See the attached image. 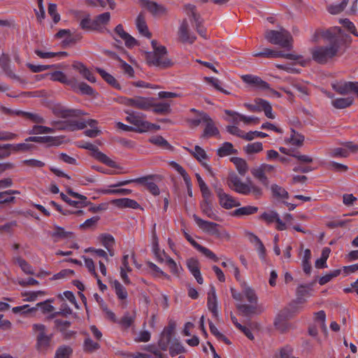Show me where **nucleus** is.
Masks as SVG:
<instances>
[{
  "label": "nucleus",
  "instance_id": "nucleus-4",
  "mask_svg": "<svg viewBox=\"0 0 358 358\" xmlns=\"http://www.w3.org/2000/svg\"><path fill=\"white\" fill-rule=\"evenodd\" d=\"M264 37L272 44L280 45L288 50L292 48L293 38L290 33L282 27L279 30H266Z\"/></svg>",
  "mask_w": 358,
  "mask_h": 358
},
{
  "label": "nucleus",
  "instance_id": "nucleus-64",
  "mask_svg": "<svg viewBox=\"0 0 358 358\" xmlns=\"http://www.w3.org/2000/svg\"><path fill=\"white\" fill-rule=\"evenodd\" d=\"M341 23H342L343 27L345 29H347L350 33H352L355 36H358V33L356 30L354 24L352 22H350L348 19L341 20Z\"/></svg>",
  "mask_w": 358,
  "mask_h": 358
},
{
  "label": "nucleus",
  "instance_id": "nucleus-20",
  "mask_svg": "<svg viewBox=\"0 0 358 358\" xmlns=\"http://www.w3.org/2000/svg\"><path fill=\"white\" fill-rule=\"evenodd\" d=\"M187 266L191 273L194 275L199 284H202L203 280L201 276L199 262L194 258L187 260Z\"/></svg>",
  "mask_w": 358,
  "mask_h": 358
},
{
  "label": "nucleus",
  "instance_id": "nucleus-22",
  "mask_svg": "<svg viewBox=\"0 0 358 358\" xmlns=\"http://www.w3.org/2000/svg\"><path fill=\"white\" fill-rule=\"evenodd\" d=\"M207 305L208 310L214 317H217L218 316L217 302L215 289L213 286L211 287L210 292L208 293Z\"/></svg>",
  "mask_w": 358,
  "mask_h": 358
},
{
  "label": "nucleus",
  "instance_id": "nucleus-3",
  "mask_svg": "<svg viewBox=\"0 0 358 358\" xmlns=\"http://www.w3.org/2000/svg\"><path fill=\"white\" fill-rule=\"evenodd\" d=\"M340 44L334 40L328 45H320L311 50L313 59L320 64H325L336 57L339 51Z\"/></svg>",
  "mask_w": 358,
  "mask_h": 358
},
{
  "label": "nucleus",
  "instance_id": "nucleus-29",
  "mask_svg": "<svg viewBox=\"0 0 358 358\" xmlns=\"http://www.w3.org/2000/svg\"><path fill=\"white\" fill-rule=\"evenodd\" d=\"M184 9L187 15L191 18L192 23H194V25L203 20L200 14L196 12V8L194 5L186 4Z\"/></svg>",
  "mask_w": 358,
  "mask_h": 358
},
{
  "label": "nucleus",
  "instance_id": "nucleus-60",
  "mask_svg": "<svg viewBox=\"0 0 358 358\" xmlns=\"http://www.w3.org/2000/svg\"><path fill=\"white\" fill-rule=\"evenodd\" d=\"M80 27L84 30L93 31V20H91L90 15L87 14L80 22Z\"/></svg>",
  "mask_w": 358,
  "mask_h": 358
},
{
  "label": "nucleus",
  "instance_id": "nucleus-25",
  "mask_svg": "<svg viewBox=\"0 0 358 358\" xmlns=\"http://www.w3.org/2000/svg\"><path fill=\"white\" fill-rule=\"evenodd\" d=\"M54 301V299H48L45 301L38 303L36 306V307H33L31 308H29L26 313H33L35 312L38 308H40L41 310V312L43 314L52 313L55 310L54 306H52L50 303Z\"/></svg>",
  "mask_w": 358,
  "mask_h": 358
},
{
  "label": "nucleus",
  "instance_id": "nucleus-36",
  "mask_svg": "<svg viewBox=\"0 0 358 358\" xmlns=\"http://www.w3.org/2000/svg\"><path fill=\"white\" fill-rule=\"evenodd\" d=\"M152 15H155L159 13L164 14L166 13V9L162 5L158 4L155 1L148 0L143 3Z\"/></svg>",
  "mask_w": 358,
  "mask_h": 358
},
{
  "label": "nucleus",
  "instance_id": "nucleus-58",
  "mask_svg": "<svg viewBox=\"0 0 358 358\" xmlns=\"http://www.w3.org/2000/svg\"><path fill=\"white\" fill-rule=\"evenodd\" d=\"M54 131V129L42 125H34L31 130L29 131V134H48L52 133Z\"/></svg>",
  "mask_w": 358,
  "mask_h": 358
},
{
  "label": "nucleus",
  "instance_id": "nucleus-26",
  "mask_svg": "<svg viewBox=\"0 0 358 358\" xmlns=\"http://www.w3.org/2000/svg\"><path fill=\"white\" fill-rule=\"evenodd\" d=\"M230 161L235 165L237 171L241 176H244L248 171V166L244 159L233 157L230 159Z\"/></svg>",
  "mask_w": 358,
  "mask_h": 358
},
{
  "label": "nucleus",
  "instance_id": "nucleus-24",
  "mask_svg": "<svg viewBox=\"0 0 358 358\" xmlns=\"http://www.w3.org/2000/svg\"><path fill=\"white\" fill-rule=\"evenodd\" d=\"M110 20V14L108 12L96 15L93 19V31H99L103 25H106Z\"/></svg>",
  "mask_w": 358,
  "mask_h": 358
},
{
  "label": "nucleus",
  "instance_id": "nucleus-6",
  "mask_svg": "<svg viewBox=\"0 0 358 358\" xmlns=\"http://www.w3.org/2000/svg\"><path fill=\"white\" fill-rule=\"evenodd\" d=\"M79 147L92 151L94 152L93 155L94 158L108 166L117 169L120 168V166L115 161L112 160L106 155L101 152L94 144L91 143H85L83 145H79Z\"/></svg>",
  "mask_w": 358,
  "mask_h": 358
},
{
  "label": "nucleus",
  "instance_id": "nucleus-39",
  "mask_svg": "<svg viewBox=\"0 0 358 358\" xmlns=\"http://www.w3.org/2000/svg\"><path fill=\"white\" fill-rule=\"evenodd\" d=\"M101 348L98 342L94 341L91 338L87 337L85 339L83 349L86 353H93Z\"/></svg>",
  "mask_w": 358,
  "mask_h": 358
},
{
  "label": "nucleus",
  "instance_id": "nucleus-56",
  "mask_svg": "<svg viewBox=\"0 0 358 358\" xmlns=\"http://www.w3.org/2000/svg\"><path fill=\"white\" fill-rule=\"evenodd\" d=\"M279 215L277 212L274 210H271L268 213L264 212L263 213L260 217L259 219L264 220L267 224H271L273 222H275L277 219L279 217Z\"/></svg>",
  "mask_w": 358,
  "mask_h": 358
},
{
  "label": "nucleus",
  "instance_id": "nucleus-46",
  "mask_svg": "<svg viewBox=\"0 0 358 358\" xmlns=\"http://www.w3.org/2000/svg\"><path fill=\"white\" fill-rule=\"evenodd\" d=\"M149 142L157 146L166 150H172L173 147L162 136H155L149 138Z\"/></svg>",
  "mask_w": 358,
  "mask_h": 358
},
{
  "label": "nucleus",
  "instance_id": "nucleus-35",
  "mask_svg": "<svg viewBox=\"0 0 358 358\" xmlns=\"http://www.w3.org/2000/svg\"><path fill=\"white\" fill-rule=\"evenodd\" d=\"M351 81H338L331 84L333 90L338 94L341 95H346L350 94L349 84Z\"/></svg>",
  "mask_w": 358,
  "mask_h": 358
},
{
  "label": "nucleus",
  "instance_id": "nucleus-19",
  "mask_svg": "<svg viewBox=\"0 0 358 358\" xmlns=\"http://www.w3.org/2000/svg\"><path fill=\"white\" fill-rule=\"evenodd\" d=\"M136 25L138 32L146 38H151L152 34L149 31L145 22V16L143 12H141L136 17Z\"/></svg>",
  "mask_w": 358,
  "mask_h": 358
},
{
  "label": "nucleus",
  "instance_id": "nucleus-17",
  "mask_svg": "<svg viewBox=\"0 0 358 358\" xmlns=\"http://www.w3.org/2000/svg\"><path fill=\"white\" fill-rule=\"evenodd\" d=\"M53 113L56 116L62 118L79 117L85 114L81 110L69 109L64 107H57L54 108Z\"/></svg>",
  "mask_w": 358,
  "mask_h": 358
},
{
  "label": "nucleus",
  "instance_id": "nucleus-13",
  "mask_svg": "<svg viewBox=\"0 0 358 358\" xmlns=\"http://www.w3.org/2000/svg\"><path fill=\"white\" fill-rule=\"evenodd\" d=\"M193 218L198 227L203 231L210 233L212 234H218V224L217 223L204 220L196 215H194Z\"/></svg>",
  "mask_w": 358,
  "mask_h": 358
},
{
  "label": "nucleus",
  "instance_id": "nucleus-50",
  "mask_svg": "<svg viewBox=\"0 0 358 358\" xmlns=\"http://www.w3.org/2000/svg\"><path fill=\"white\" fill-rule=\"evenodd\" d=\"M99 241L101 245L106 248L109 249L110 248H113L115 245V239L114 237L108 234H102L99 237Z\"/></svg>",
  "mask_w": 358,
  "mask_h": 358
},
{
  "label": "nucleus",
  "instance_id": "nucleus-45",
  "mask_svg": "<svg viewBox=\"0 0 358 358\" xmlns=\"http://www.w3.org/2000/svg\"><path fill=\"white\" fill-rule=\"evenodd\" d=\"M271 190L273 196L275 198L280 199H285L289 198V193L287 192V191L285 188L276 184H273L271 185Z\"/></svg>",
  "mask_w": 358,
  "mask_h": 358
},
{
  "label": "nucleus",
  "instance_id": "nucleus-5",
  "mask_svg": "<svg viewBox=\"0 0 358 358\" xmlns=\"http://www.w3.org/2000/svg\"><path fill=\"white\" fill-rule=\"evenodd\" d=\"M32 328L36 334V350L39 352L45 353L51 348L52 334H47V328L43 324H34Z\"/></svg>",
  "mask_w": 358,
  "mask_h": 358
},
{
  "label": "nucleus",
  "instance_id": "nucleus-27",
  "mask_svg": "<svg viewBox=\"0 0 358 358\" xmlns=\"http://www.w3.org/2000/svg\"><path fill=\"white\" fill-rule=\"evenodd\" d=\"M354 103L352 96L336 98L331 100V105L336 109H344L351 106Z\"/></svg>",
  "mask_w": 358,
  "mask_h": 358
},
{
  "label": "nucleus",
  "instance_id": "nucleus-16",
  "mask_svg": "<svg viewBox=\"0 0 358 358\" xmlns=\"http://www.w3.org/2000/svg\"><path fill=\"white\" fill-rule=\"evenodd\" d=\"M241 79L244 83L251 85L252 86L257 87L260 89H269V84L264 81L259 76H253L251 74H246L242 76Z\"/></svg>",
  "mask_w": 358,
  "mask_h": 358
},
{
  "label": "nucleus",
  "instance_id": "nucleus-37",
  "mask_svg": "<svg viewBox=\"0 0 358 358\" xmlns=\"http://www.w3.org/2000/svg\"><path fill=\"white\" fill-rule=\"evenodd\" d=\"M236 308L244 316H250L260 313V311H258L256 304L253 305V303L251 305L238 304Z\"/></svg>",
  "mask_w": 358,
  "mask_h": 358
},
{
  "label": "nucleus",
  "instance_id": "nucleus-57",
  "mask_svg": "<svg viewBox=\"0 0 358 358\" xmlns=\"http://www.w3.org/2000/svg\"><path fill=\"white\" fill-rule=\"evenodd\" d=\"M187 150L200 162H201L203 159H207L206 151L199 145L194 147V151L189 149H187Z\"/></svg>",
  "mask_w": 358,
  "mask_h": 358
},
{
  "label": "nucleus",
  "instance_id": "nucleus-31",
  "mask_svg": "<svg viewBox=\"0 0 358 358\" xmlns=\"http://www.w3.org/2000/svg\"><path fill=\"white\" fill-rule=\"evenodd\" d=\"M153 175H148L146 176L141 177L140 178H145L144 182L142 183H139L140 185H143L146 186L148 190L154 196H157L159 194L160 191L158 186L153 182L150 181L153 179Z\"/></svg>",
  "mask_w": 358,
  "mask_h": 358
},
{
  "label": "nucleus",
  "instance_id": "nucleus-51",
  "mask_svg": "<svg viewBox=\"0 0 358 358\" xmlns=\"http://www.w3.org/2000/svg\"><path fill=\"white\" fill-rule=\"evenodd\" d=\"M311 257V252L309 249H306L304 250L303 258L302 260V266L303 270L304 273L309 275L311 271V264L310 263V259Z\"/></svg>",
  "mask_w": 358,
  "mask_h": 358
},
{
  "label": "nucleus",
  "instance_id": "nucleus-41",
  "mask_svg": "<svg viewBox=\"0 0 358 358\" xmlns=\"http://www.w3.org/2000/svg\"><path fill=\"white\" fill-rule=\"evenodd\" d=\"M52 238L57 239H64L73 238L74 234L71 231H66L63 227L55 226V231L51 234Z\"/></svg>",
  "mask_w": 358,
  "mask_h": 358
},
{
  "label": "nucleus",
  "instance_id": "nucleus-43",
  "mask_svg": "<svg viewBox=\"0 0 358 358\" xmlns=\"http://www.w3.org/2000/svg\"><path fill=\"white\" fill-rule=\"evenodd\" d=\"M251 173L255 178L257 179L263 185L266 187H268L269 180L261 166L257 169H253L251 171Z\"/></svg>",
  "mask_w": 358,
  "mask_h": 358
},
{
  "label": "nucleus",
  "instance_id": "nucleus-63",
  "mask_svg": "<svg viewBox=\"0 0 358 358\" xmlns=\"http://www.w3.org/2000/svg\"><path fill=\"white\" fill-rule=\"evenodd\" d=\"M48 13L52 17L53 22L56 24L60 20V15L57 11V5L50 3L48 6Z\"/></svg>",
  "mask_w": 358,
  "mask_h": 358
},
{
  "label": "nucleus",
  "instance_id": "nucleus-14",
  "mask_svg": "<svg viewBox=\"0 0 358 358\" xmlns=\"http://www.w3.org/2000/svg\"><path fill=\"white\" fill-rule=\"evenodd\" d=\"M114 31L120 38H121L124 41L125 45L127 48H131L138 44L137 41L124 30L122 24H117L115 27Z\"/></svg>",
  "mask_w": 358,
  "mask_h": 358
},
{
  "label": "nucleus",
  "instance_id": "nucleus-18",
  "mask_svg": "<svg viewBox=\"0 0 358 358\" xmlns=\"http://www.w3.org/2000/svg\"><path fill=\"white\" fill-rule=\"evenodd\" d=\"M73 69L77 71L85 79L90 83H95L96 78L90 70L82 62H75L72 64Z\"/></svg>",
  "mask_w": 358,
  "mask_h": 358
},
{
  "label": "nucleus",
  "instance_id": "nucleus-7",
  "mask_svg": "<svg viewBox=\"0 0 358 358\" xmlns=\"http://www.w3.org/2000/svg\"><path fill=\"white\" fill-rule=\"evenodd\" d=\"M124 103L127 106L143 110H149L153 106V97L135 96L134 98H127Z\"/></svg>",
  "mask_w": 358,
  "mask_h": 358
},
{
  "label": "nucleus",
  "instance_id": "nucleus-23",
  "mask_svg": "<svg viewBox=\"0 0 358 358\" xmlns=\"http://www.w3.org/2000/svg\"><path fill=\"white\" fill-rule=\"evenodd\" d=\"M26 142H36L39 143H50L51 145H59L61 143L59 138L57 136H30L25 139Z\"/></svg>",
  "mask_w": 358,
  "mask_h": 358
},
{
  "label": "nucleus",
  "instance_id": "nucleus-28",
  "mask_svg": "<svg viewBox=\"0 0 358 358\" xmlns=\"http://www.w3.org/2000/svg\"><path fill=\"white\" fill-rule=\"evenodd\" d=\"M152 109L154 113L159 115H168L171 112L170 103L166 102L156 103L154 98Z\"/></svg>",
  "mask_w": 358,
  "mask_h": 358
},
{
  "label": "nucleus",
  "instance_id": "nucleus-21",
  "mask_svg": "<svg viewBox=\"0 0 358 358\" xmlns=\"http://www.w3.org/2000/svg\"><path fill=\"white\" fill-rule=\"evenodd\" d=\"M111 203L120 208H129L137 209L140 207V205L136 201L129 198L113 199L111 201Z\"/></svg>",
  "mask_w": 358,
  "mask_h": 358
},
{
  "label": "nucleus",
  "instance_id": "nucleus-40",
  "mask_svg": "<svg viewBox=\"0 0 358 358\" xmlns=\"http://www.w3.org/2000/svg\"><path fill=\"white\" fill-rule=\"evenodd\" d=\"M76 86L73 87H71L73 90H79L80 92L82 94L85 95H89V96H93L95 95V91L94 89L90 87L89 85H87L85 83H78V80L76 79Z\"/></svg>",
  "mask_w": 358,
  "mask_h": 358
},
{
  "label": "nucleus",
  "instance_id": "nucleus-38",
  "mask_svg": "<svg viewBox=\"0 0 358 358\" xmlns=\"http://www.w3.org/2000/svg\"><path fill=\"white\" fill-rule=\"evenodd\" d=\"M96 70L107 83L116 89L120 88V84L115 78V77H113L111 74L107 73L106 71L101 68H96Z\"/></svg>",
  "mask_w": 358,
  "mask_h": 358
},
{
  "label": "nucleus",
  "instance_id": "nucleus-10",
  "mask_svg": "<svg viewBox=\"0 0 358 358\" xmlns=\"http://www.w3.org/2000/svg\"><path fill=\"white\" fill-rule=\"evenodd\" d=\"M126 120L134 126V131L138 133L146 132V127L148 125V122L143 120L140 115L135 113H128Z\"/></svg>",
  "mask_w": 358,
  "mask_h": 358
},
{
  "label": "nucleus",
  "instance_id": "nucleus-2",
  "mask_svg": "<svg viewBox=\"0 0 358 358\" xmlns=\"http://www.w3.org/2000/svg\"><path fill=\"white\" fill-rule=\"evenodd\" d=\"M151 45L153 51L145 53V59L148 65L161 69H168L173 65V62L167 57L166 48L158 45L157 41L152 40Z\"/></svg>",
  "mask_w": 358,
  "mask_h": 358
},
{
  "label": "nucleus",
  "instance_id": "nucleus-42",
  "mask_svg": "<svg viewBox=\"0 0 358 358\" xmlns=\"http://www.w3.org/2000/svg\"><path fill=\"white\" fill-rule=\"evenodd\" d=\"M112 286L115 289V294L120 300H126L127 299V291L118 280H115L112 282Z\"/></svg>",
  "mask_w": 358,
  "mask_h": 358
},
{
  "label": "nucleus",
  "instance_id": "nucleus-55",
  "mask_svg": "<svg viewBox=\"0 0 358 358\" xmlns=\"http://www.w3.org/2000/svg\"><path fill=\"white\" fill-rule=\"evenodd\" d=\"M185 352L184 346L178 341L173 342L169 348V354L171 357H175Z\"/></svg>",
  "mask_w": 358,
  "mask_h": 358
},
{
  "label": "nucleus",
  "instance_id": "nucleus-34",
  "mask_svg": "<svg viewBox=\"0 0 358 358\" xmlns=\"http://www.w3.org/2000/svg\"><path fill=\"white\" fill-rule=\"evenodd\" d=\"M237 153L238 150L234 149L233 144L229 142H224L217 150V155L220 157Z\"/></svg>",
  "mask_w": 358,
  "mask_h": 358
},
{
  "label": "nucleus",
  "instance_id": "nucleus-12",
  "mask_svg": "<svg viewBox=\"0 0 358 358\" xmlns=\"http://www.w3.org/2000/svg\"><path fill=\"white\" fill-rule=\"evenodd\" d=\"M178 38L182 43L192 44L196 37L189 31V24L187 20H183L178 29Z\"/></svg>",
  "mask_w": 358,
  "mask_h": 358
},
{
  "label": "nucleus",
  "instance_id": "nucleus-32",
  "mask_svg": "<svg viewBox=\"0 0 358 358\" xmlns=\"http://www.w3.org/2000/svg\"><path fill=\"white\" fill-rule=\"evenodd\" d=\"M34 148V145L27 144L25 143H18L15 145L13 144H0V148H4V150L10 151V150L15 152L19 151H27Z\"/></svg>",
  "mask_w": 358,
  "mask_h": 358
},
{
  "label": "nucleus",
  "instance_id": "nucleus-61",
  "mask_svg": "<svg viewBox=\"0 0 358 358\" xmlns=\"http://www.w3.org/2000/svg\"><path fill=\"white\" fill-rule=\"evenodd\" d=\"M171 166L181 175L185 182L189 181L190 177L182 166L175 162H172Z\"/></svg>",
  "mask_w": 358,
  "mask_h": 358
},
{
  "label": "nucleus",
  "instance_id": "nucleus-47",
  "mask_svg": "<svg viewBox=\"0 0 358 358\" xmlns=\"http://www.w3.org/2000/svg\"><path fill=\"white\" fill-rule=\"evenodd\" d=\"M73 349L68 345L59 346L55 352V358H71Z\"/></svg>",
  "mask_w": 358,
  "mask_h": 358
},
{
  "label": "nucleus",
  "instance_id": "nucleus-53",
  "mask_svg": "<svg viewBox=\"0 0 358 358\" xmlns=\"http://www.w3.org/2000/svg\"><path fill=\"white\" fill-rule=\"evenodd\" d=\"M19 114H21L23 117L36 124H43L45 122L44 118L37 113L21 111Z\"/></svg>",
  "mask_w": 358,
  "mask_h": 358
},
{
  "label": "nucleus",
  "instance_id": "nucleus-1",
  "mask_svg": "<svg viewBox=\"0 0 358 358\" xmlns=\"http://www.w3.org/2000/svg\"><path fill=\"white\" fill-rule=\"evenodd\" d=\"M228 187L233 191L243 194H252L255 199H260L264 192L262 187L255 184L252 180H248L247 182H242L241 179L236 174L231 173L227 179Z\"/></svg>",
  "mask_w": 358,
  "mask_h": 358
},
{
  "label": "nucleus",
  "instance_id": "nucleus-33",
  "mask_svg": "<svg viewBox=\"0 0 358 358\" xmlns=\"http://www.w3.org/2000/svg\"><path fill=\"white\" fill-rule=\"evenodd\" d=\"M258 210L259 208L257 206H246L236 209L232 215L236 217L248 216L257 213Z\"/></svg>",
  "mask_w": 358,
  "mask_h": 358
},
{
  "label": "nucleus",
  "instance_id": "nucleus-59",
  "mask_svg": "<svg viewBox=\"0 0 358 358\" xmlns=\"http://www.w3.org/2000/svg\"><path fill=\"white\" fill-rule=\"evenodd\" d=\"M131 190L129 189L120 188V189H107L101 190V192L105 194H122L128 195L131 193Z\"/></svg>",
  "mask_w": 358,
  "mask_h": 358
},
{
  "label": "nucleus",
  "instance_id": "nucleus-9",
  "mask_svg": "<svg viewBox=\"0 0 358 358\" xmlns=\"http://www.w3.org/2000/svg\"><path fill=\"white\" fill-rule=\"evenodd\" d=\"M200 117H202V121L206 124L201 138H208L213 136H217L220 135L218 128L216 127L212 118L206 113H201Z\"/></svg>",
  "mask_w": 358,
  "mask_h": 358
},
{
  "label": "nucleus",
  "instance_id": "nucleus-8",
  "mask_svg": "<svg viewBox=\"0 0 358 358\" xmlns=\"http://www.w3.org/2000/svg\"><path fill=\"white\" fill-rule=\"evenodd\" d=\"M215 192L219 198V202L222 207L225 209H231L234 207H238L241 205L240 202L236 201L232 196L224 192L223 189L220 185H215Z\"/></svg>",
  "mask_w": 358,
  "mask_h": 358
},
{
  "label": "nucleus",
  "instance_id": "nucleus-52",
  "mask_svg": "<svg viewBox=\"0 0 358 358\" xmlns=\"http://www.w3.org/2000/svg\"><path fill=\"white\" fill-rule=\"evenodd\" d=\"M259 103H260V112L264 111L265 115L270 119H274L275 116L272 113V106L270 103L265 100H259Z\"/></svg>",
  "mask_w": 358,
  "mask_h": 358
},
{
  "label": "nucleus",
  "instance_id": "nucleus-30",
  "mask_svg": "<svg viewBox=\"0 0 358 358\" xmlns=\"http://www.w3.org/2000/svg\"><path fill=\"white\" fill-rule=\"evenodd\" d=\"M18 190L9 189L0 192V204H9L15 203V197L13 194H20Z\"/></svg>",
  "mask_w": 358,
  "mask_h": 358
},
{
  "label": "nucleus",
  "instance_id": "nucleus-44",
  "mask_svg": "<svg viewBox=\"0 0 358 358\" xmlns=\"http://www.w3.org/2000/svg\"><path fill=\"white\" fill-rule=\"evenodd\" d=\"M200 208L202 213L208 217L216 220L217 215L213 208V201H202L200 203Z\"/></svg>",
  "mask_w": 358,
  "mask_h": 358
},
{
  "label": "nucleus",
  "instance_id": "nucleus-54",
  "mask_svg": "<svg viewBox=\"0 0 358 358\" xmlns=\"http://www.w3.org/2000/svg\"><path fill=\"white\" fill-rule=\"evenodd\" d=\"M348 3V0H343L340 3L329 5L327 10L331 14H338L345 8Z\"/></svg>",
  "mask_w": 358,
  "mask_h": 358
},
{
  "label": "nucleus",
  "instance_id": "nucleus-15",
  "mask_svg": "<svg viewBox=\"0 0 358 358\" xmlns=\"http://www.w3.org/2000/svg\"><path fill=\"white\" fill-rule=\"evenodd\" d=\"M48 76H50V79L52 81L59 82L71 87H73L76 86V78H68L66 74L62 71H56L48 74Z\"/></svg>",
  "mask_w": 358,
  "mask_h": 358
},
{
  "label": "nucleus",
  "instance_id": "nucleus-48",
  "mask_svg": "<svg viewBox=\"0 0 358 358\" xmlns=\"http://www.w3.org/2000/svg\"><path fill=\"white\" fill-rule=\"evenodd\" d=\"M243 150L248 155L258 153L263 150V145L261 142L248 143L243 148Z\"/></svg>",
  "mask_w": 358,
  "mask_h": 358
},
{
  "label": "nucleus",
  "instance_id": "nucleus-62",
  "mask_svg": "<svg viewBox=\"0 0 358 358\" xmlns=\"http://www.w3.org/2000/svg\"><path fill=\"white\" fill-rule=\"evenodd\" d=\"M244 294L247 298V300L250 303L257 304V296L255 292V291L250 287H245L244 289Z\"/></svg>",
  "mask_w": 358,
  "mask_h": 358
},
{
  "label": "nucleus",
  "instance_id": "nucleus-49",
  "mask_svg": "<svg viewBox=\"0 0 358 358\" xmlns=\"http://www.w3.org/2000/svg\"><path fill=\"white\" fill-rule=\"evenodd\" d=\"M136 318V315H130V314L127 312L124 316L118 320L117 323L123 328L128 329L133 325L134 323Z\"/></svg>",
  "mask_w": 358,
  "mask_h": 358
},
{
  "label": "nucleus",
  "instance_id": "nucleus-11",
  "mask_svg": "<svg viewBox=\"0 0 358 358\" xmlns=\"http://www.w3.org/2000/svg\"><path fill=\"white\" fill-rule=\"evenodd\" d=\"M183 234L187 239V241L198 251L201 252L203 255H204L206 257L212 259L215 262H217L219 261V258L216 256L215 253H213L211 250H210L208 248L203 247L199 244L197 242H196L192 236L186 232L185 230H183Z\"/></svg>",
  "mask_w": 358,
  "mask_h": 358
}]
</instances>
